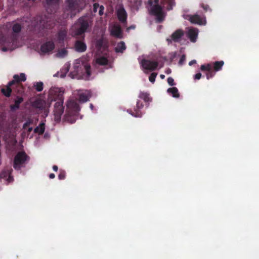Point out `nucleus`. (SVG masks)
I'll list each match as a JSON object with an SVG mask.
<instances>
[{
    "mask_svg": "<svg viewBox=\"0 0 259 259\" xmlns=\"http://www.w3.org/2000/svg\"><path fill=\"white\" fill-rule=\"evenodd\" d=\"M63 93L64 92L58 88L51 89L49 93V98L52 101L56 102L54 105L53 113L55 120L57 122L60 121L64 111Z\"/></svg>",
    "mask_w": 259,
    "mask_h": 259,
    "instance_id": "nucleus-1",
    "label": "nucleus"
},
{
    "mask_svg": "<svg viewBox=\"0 0 259 259\" xmlns=\"http://www.w3.org/2000/svg\"><path fill=\"white\" fill-rule=\"evenodd\" d=\"M149 5L151 6L150 14L155 16L157 23H161L164 19L165 15L162 7L159 5V0H149Z\"/></svg>",
    "mask_w": 259,
    "mask_h": 259,
    "instance_id": "nucleus-2",
    "label": "nucleus"
},
{
    "mask_svg": "<svg viewBox=\"0 0 259 259\" xmlns=\"http://www.w3.org/2000/svg\"><path fill=\"white\" fill-rule=\"evenodd\" d=\"M92 19L88 16L80 17L77 21V28L75 31L76 35H81L88 31L89 27L92 25Z\"/></svg>",
    "mask_w": 259,
    "mask_h": 259,
    "instance_id": "nucleus-3",
    "label": "nucleus"
},
{
    "mask_svg": "<svg viewBox=\"0 0 259 259\" xmlns=\"http://www.w3.org/2000/svg\"><path fill=\"white\" fill-rule=\"evenodd\" d=\"M29 157L24 151L18 152L13 161V167L16 170H20L28 163Z\"/></svg>",
    "mask_w": 259,
    "mask_h": 259,
    "instance_id": "nucleus-4",
    "label": "nucleus"
},
{
    "mask_svg": "<svg viewBox=\"0 0 259 259\" xmlns=\"http://www.w3.org/2000/svg\"><path fill=\"white\" fill-rule=\"evenodd\" d=\"M60 0H46L45 5L48 13H55L58 9Z\"/></svg>",
    "mask_w": 259,
    "mask_h": 259,
    "instance_id": "nucleus-5",
    "label": "nucleus"
},
{
    "mask_svg": "<svg viewBox=\"0 0 259 259\" xmlns=\"http://www.w3.org/2000/svg\"><path fill=\"white\" fill-rule=\"evenodd\" d=\"M117 17L118 21L123 25L126 26L127 24V13L123 7L119 8L116 12Z\"/></svg>",
    "mask_w": 259,
    "mask_h": 259,
    "instance_id": "nucleus-6",
    "label": "nucleus"
},
{
    "mask_svg": "<svg viewBox=\"0 0 259 259\" xmlns=\"http://www.w3.org/2000/svg\"><path fill=\"white\" fill-rule=\"evenodd\" d=\"M144 107V104L143 102L138 100L137 101L136 106L134 108V111L132 110H128L127 112L132 115L136 117H141L142 115L141 109Z\"/></svg>",
    "mask_w": 259,
    "mask_h": 259,
    "instance_id": "nucleus-7",
    "label": "nucleus"
},
{
    "mask_svg": "<svg viewBox=\"0 0 259 259\" xmlns=\"http://www.w3.org/2000/svg\"><path fill=\"white\" fill-rule=\"evenodd\" d=\"M141 65L145 70L154 71L157 68L158 64L156 61L143 59L141 62Z\"/></svg>",
    "mask_w": 259,
    "mask_h": 259,
    "instance_id": "nucleus-8",
    "label": "nucleus"
},
{
    "mask_svg": "<svg viewBox=\"0 0 259 259\" xmlns=\"http://www.w3.org/2000/svg\"><path fill=\"white\" fill-rule=\"evenodd\" d=\"M212 66L210 63L203 64L200 67V69L201 71H207L206 73V77L207 79L213 77L215 74V71L212 70Z\"/></svg>",
    "mask_w": 259,
    "mask_h": 259,
    "instance_id": "nucleus-9",
    "label": "nucleus"
},
{
    "mask_svg": "<svg viewBox=\"0 0 259 259\" xmlns=\"http://www.w3.org/2000/svg\"><path fill=\"white\" fill-rule=\"evenodd\" d=\"M184 34L183 30L182 29H178L171 35L170 38H168L166 39V41L168 44L171 43L172 40L174 42H179Z\"/></svg>",
    "mask_w": 259,
    "mask_h": 259,
    "instance_id": "nucleus-10",
    "label": "nucleus"
},
{
    "mask_svg": "<svg viewBox=\"0 0 259 259\" xmlns=\"http://www.w3.org/2000/svg\"><path fill=\"white\" fill-rule=\"evenodd\" d=\"M13 170L11 168H6L4 169L0 173V180L4 179L8 182L13 181V178L12 176V172Z\"/></svg>",
    "mask_w": 259,
    "mask_h": 259,
    "instance_id": "nucleus-11",
    "label": "nucleus"
},
{
    "mask_svg": "<svg viewBox=\"0 0 259 259\" xmlns=\"http://www.w3.org/2000/svg\"><path fill=\"white\" fill-rule=\"evenodd\" d=\"M79 110V106L76 102L72 100L68 101L66 111H69L73 114H78Z\"/></svg>",
    "mask_w": 259,
    "mask_h": 259,
    "instance_id": "nucleus-12",
    "label": "nucleus"
},
{
    "mask_svg": "<svg viewBox=\"0 0 259 259\" xmlns=\"http://www.w3.org/2000/svg\"><path fill=\"white\" fill-rule=\"evenodd\" d=\"M91 97V93L88 90L82 91L78 93V101L80 103H85L89 101Z\"/></svg>",
    "mask_w": 259,
    "mask_h": 259,
    "instance_id": "nucleus-13",
    "label": "nucleus"
},
{
    "mask_svg": "<svg viewBox=\"0 0 259 259\" xmlns=\"http://www.w3.org/2000/svg\"><path fill=\"white\" fill-rule=\"evenodd\" d=\"M14 79L10 81V85H16L21 84V81H25L26 79L25 74L23 73L20 74V75L15 74L13 76Z\"/></svg>",
    "mask_w": 259,
    "mask_h": 259,
    "instance_id": "nucleus-14",
    "label": "nucleus"
},
{
    "mask_svg": "<svg viewBox=\"0 0 259 259\" xmlns=\"http://www.w3.org/2000/svg\"><path fill=\"white\" fill-rule=\"evenodd\" d=\"M55 48V44L52 41H48L41 46L40 50L43 53L52 51Z\"/></svg>",
    "mask_w": 259,
    "mask_h": 259,
    "instance_id": "nucleus-15",
    "label": "nucleus"
},
{
    "mask_svg": "<svg viewBox=\"0 0 259 259\" xmlns=\"http://www.w3.org/2000/svg\"><path fill=\"white\" fill-rule=\"evenodd\" d=\"M111 34L114 36L121 38L122 37V31L121 26L118 24L113 25L111 29Z\"/></svg>",
    "mask_w": 259,
    "mask_h": 259,
    "instance_id": "nucleus-16",
    "label": "nucleus"
},
{
    "mask_svg": "<svg viewBox=\"0 0 259 259\" xmlns=\"http://www.w3.org/2000/svg\"><path fill=\"white\" fill-rule=\"evenodd\" d=\"M77 114H73L69 111H66L64 116V120L70 123H73L76 121Z\"/></svg>",
    "mask_w": 259,
    "mask_h": 259,
    "instance_id": "nucleus-17",
    "label": "nucleus"
},
{
    "mask_svg": "<svg viewBox=\"0 0 259 259\" xmlns=\"http://www.w3.org/2000/svg\"><path fill=\"white\" fill-rule=\"evenodd\" d=\"M198 32L197 29L191 28L189 29L187 33V36L191 42H196L198 36Z\"/></svg>",
    "mask_w": 259,
    "mask_h": 259,
    "instance_id": "nucleus-18",
    "label": "nucleus"
},
{
    "mask_svg": "<svg viewBox=\"0 0 259 259\" xmlns=\"http://www.w3.org/2000/svg\"><path fill=\"white\" fill-rule=\"evenodd\" d=\"M75 50L78 52H84L87 50L86 44L81 40H77L75 43Z\"/></svg>",
    "mask_w": 259,
    "mask_h": 259,
    "instance_id": "nucleus-19",
    "label": "nucleus"
},
{
    "mask_svg": "<svg viewBox=\"0 0 259 259\" xmlns=\"http://www.w3.org/2000/svg\"><path fill=\"white\" fill-rule=\"evenodd\" d=\"M23 28V26L22 24L16 22H12V30L13 33V37L15 36H16L18 34H19L22 29Z\"/></svg>",
    "mask_w": 259,
    "mask_h": 259,
    "instance_id": "nucleus-20",
    "label": "nucleus"
},
{
    "mask_svg": "<svg viewBox=\"0 0 259 259\" xmlns=\"http://www.w3.org/2000/svg\"><path fill=\"white\" fill-rule=\"evenodd\" d=\"M24 101V99L22 97L17 96L16 99L15 100L14 104L10 105V109L12 111H16L20 107V105Z\"/></svg>",
    "mask_w": 259,
    "mask_h": 259,
    "instance_id": "nucleus-21",
    "label": "nucleus"
},
{
    "mask_svg": "<svg viewBox=\"0 0 259 259\" xmlns=\"http://www.w3.org/2000/svg\"><path fill=\"white\" fill-rule=\"evenodd\" d=\"M67 4L68 10L71 12L76 10L78 8L77 0H67Z\"/></svg>",
    "mask_w": 259,
    "mask_h": 259,
    "instance_id": "nucleus-22",
    "label": "nucleus"
},
{
    "mask_svg": "<svg viewBox=\"0 0 259 259\" xmlns=\"http://www.w3.org/2000/svg\"><path fill=\"white\" fill-rule=\"evenodd\" d=\"M13 85H10V82L4 88L1 89L2 93L6 97H10L12 92Z\"/></svg>",
    "mask_w": 259,
    "mask_h": 259,
    "instance_id": "nucleus-23",
    "label": "nucleus"
},
{
    "mask_svg": "<svg viewBox=\"0 0 259 259\" xmlns=\"http://www.w3.org/2000/svg\"><path fill=\"white\" fill-rule=\"evenodd\" d=\"M189 20L193 24L199 25L203 24V20L198 15H190Z\"/></svg>",
    "mask_w": 259,
    "mask_h": 259,
    "instance_id": "nucleus-24",
    "label": "nucleus"
},
{
    "mask_svg": "<svg viewBox=\"0 0 259 259\" xmlns=\"http://www.w3.org/2000/svg\"><path fill=\"white\" fill-rule=\"evenodd\" d=\"M126 48L124 42L121 41L117 44L116 47L115 48V51L116 53H123Z\"/></svg>",
    "mask_w": 259,
    "mask_h": 259,
    "instance_id": "nucleus-25",
    "label": "nucleus"
},
{
    "mask_svg": "<svg viewBox=\"0 0 259 259\" xmlns=\"http://www.w3.org/2000/svg\"><path fill=\"white\" fill-rule=\"evenodd\" d=\"M163 4L167 11L172 10L173 7L176 5L175 0H163Z\"/></svg>",
    "mask_w": 259,
    "mask_h": 259,
    "instance_id": "nucleus-26",
    "label": "nucleus"
},
{
    "mask_svg": "<svg viewBox=\"0 0 259 259\" xmlns=\"http://www.w3.org/2000/svg\"><path fill=\"white\" fill-rule=\"evenodd\" d=\"M45 130V124L44 122L40 123L39 125L36 127L34 130L35 133H37L39 135H42L44 134Z\"/></svg>",
    "mask_w": 259,
    "mask_h": 259,
    "instance_id": "nucleus-27",
    "label": "nucleus"
},
{
    "mask_svg": "<svg viewBox=\"0 0 259 259\" xmlns=\"http://www.w3.org/2000/svg\"><path fill=\"white\" fill-rule=\"evenodd\" d=\"M167 91L168 93L172 95L173 97L179 98L180 97L179 91L176 87L169 88L167 89Z\"/></svg>",
    "mask_w": 259,
    "mask_h": 259,
    "instance_id": "nucleus-28",
    "label": "nucleus"
},
{
    "mask_svg": "<svg viewBox=\"0 0 259 259\" xmlns=\"http://www.w3.org/2000/svg\"><path fill=\"white\" fill-rule=\"evenodd\" d=\"M12 90L16 92L18 95H21L24 92V89L22 84L14 85Z\"/></svg>",
    "mask_w": 259,
    "mask_h": 259,
    "instance_id": "nucleus-29",
    "label": "nucleus"
},
{
    "mask_svg": "<svg viewBox=\"0 0 259 259\" xmlns=\"http://www.w3.org/2000/svg\"><path fill=\"white\" fill-rule=\"evenodd\" d=\"M67 31L65 29L60 30L58 33V39L60 41H63L67 35Z\"/></svg>",
    "mask_w": 259,
    "mask_h": 259,
    "instance_id": "nucleus-30",
    "label": "nucleus"
},
{
    "mask_svg": "<svg viewBox=\"0 0 259 259\" xmlns=\"http://www.w3.org/2000/svg\"><path fill=\"white\" fill-rule=\"evenodd\" d=\"M139 98L144 100L145 102H148L151 100V99L149 97V94L147 93L141 92Z\"/></svg>",
    "mask_w": 259,
    "mask_h": 259,
    "instance_id": "nucleus-31",
    "label": "nucleus"
},
{
    "mask_svg": "<svg viewBox=\"0 0 259 259\" xmlns=\"http://www.w3.org/2000/svg\"><path fill=\"white\" fill-rule=\"evenodd\" d=\"M224 62L223 61H215L213 63V68L215 71H218L222 69L224 65Z\"/></svg>",
    "mask_w": 259,
    "mask_h": 259,
    "instance_id": "nucleus-32",
    "label": "nucleus"
},
{
    "mask_svg": "<svg viewBox=\"0 0 259 259\" xmlns=\"http://www.w3.org/2000/svg\"><path fill=\"white\" fill-rule=\"evenodd\" d=\"M97 63L101 65H105L108 64V60L106 58L102 57L97 59Z\"/></svg>",
    "mask_w": 259,
    "mask_h": 259,
    "instance_id": "nucleus-33",
    "label": "nucleus"
},
{
    "mask_svg": "<svg viewBox=\"0 0 259 259\" xmlns=\"http://www.w3.org/2000/svg\"><path fill=\"white\" fill-rule=\"evenodd\" d=\"M35 87L37 92H41L43 90V83L42 82H37L35 85Z\"/></svg>",
    "mask_w": 259,
    "mask_h": 259,
    "instance_id": "nucleus-34",
    "label": "nucleus"
},
{
    "mask_svg": "<svg viewBox=\"0 0 259 259\" xmlns=\"http://www.w3.org/2000/svg\"><path fill=\"white\" fill-rule=\"evenodd\" d=\"M65 177H66V172L64 170L60 169L59 174L58 175L59 179L60 180H62L65 179Z\"/></svg>",
    "mask_w": 259,
    "mask_h": 259,
    "instance_id": "nucleus-35",
    "label": "nucleus"
},
{
    "mask_svg": "<svg viewBox=\"0 0 259 259\" xmlns=\"http://www.w3.org/2000/svg\"><path fill=\"white\" fill-rule=\"evenodd\" d=\"M84 70H85V73H87V76L89 77L91 74L90 65H85L84 66Z\"/></svg>",
    "mask_w": 259,
    "mask_h": 259,
    "instance_id": "nucleus-36",
    "label": "nucleus"
},
{
    "mask_svg": "<svg viewBox=\"0 0 259 259\" xmlns=\"http://www.w3.org/2000/svg\"><path fill=\"white\" fill-rule=\"evenodd\" d=\"M156 76H157L156 73H155V72L152 73L149 77V81L152 83H154L155 80V78H156Z\"/></svg>",
    "mask_w": 259,
    "mask_h": 259,
    "instance_id": "nucleus-37",
    "label": "nucleus"
},
{
    "mask_svg": "<svg viewBox=\"0 0 259 259\" xmlns=\"http://www.w3.org/2000/svg\"><path fill=\"white\" fill-rule=\"evenodd\" d=\"M103 45V38H100L96 41V46L98 48H101Z\"/></svg>",
    "mask_w": 259,
    "mask_h": 259,
    "instance_id": "nucleus-38",
    "label": "nucleus"
},
{
    "mask_svg": "<svg viewBox=\"0 0 259 259\" xmlns=\"http://www.w3.org/2000/svg\"><path fill=\"white\" fill-rule=\"evenodd\" d=\"M67 53V51L64 49H63L61 51H60L57 54L59 56L63 57L66 55Z\"/></svg>",
    "mask_w": 259,
    "mask_h": 259,
    "instance_id": "nucleus-39",
    "label": "nucleus"
},
{
    "mask_svg": "<svg viewBox=\"0 0 259 259\" xmlns=\"http://www.w3.org/2000/svg\"><path fill=\"white\" fill-rule=\"evenodd\" d=\"M167 81L168 84L170 86H173L175 84L174 80L171 77H168Z\"/></svg>",
    "mask_w": 259,
    "mask_h": 259,
    "instance_id": "nucleus-40",
    "label": "nucleus"
},
{
    "mask_svg": "<svg viewBox=\"0 0 259 259\" xmlns=\"http://www.w3.org/2000/svg\"><path fill=\"white\" fill-rule=\"evenodd\" d=\"M186 60V57L185 55H183L179 61V65H183L184 62Z\"/></svg>",
    "mask_w": 259,
    "mask_h": 259,
    "instance_id": "nucleus-41",
    "label": "nucleus"
},
{
    "mask_svg": "<svg viewBox=\"0 0 259 259\" xmlns=\"http://www.w3.org/2000/svg\"><path fill=\"white\" fill-rule=\"evenodd\" d=\"M201 7L204 9V10L206 12L208 10H211L210 8H209V6L207 5H205L204 4H202L201 5Z\"/></svg>",
    "mask_w": 259,
    "mask_h": 259,
    "instance_id": "nucleus-42",
    "label": "nucleus"
},
{
    "mask_svg": "<svg viewBox=\"0 0 259 259\" xmlns=\"http://www.w3.org/2000/svg\"><path fill=\"white\" fill-rule=\"evenodd\" d=\"M31 123V122L30 121H27L24 124H23V128H26L28 126H29L30 124Z\"/></svg>",
    "mask_w": 259,
    "mask_h": 259,
    "instance_id": "nucleus-43",
    "label": "nucleus"
},
{
    "mask_svg": "<svg viewBox=\"0 0 259 259\" xmlns=\"http://www.w3.org/2000/svg\"><path fill=\"white\" fill-rule=\"evenodd\" d=\"M201 73L199 72V73H196L195 75H194V79H200L201 77Z\"/></svg>",
    "mask_w": 259,
    "mask_h": 259,
    "instance_id": "nucleus-44",
    "label": "nucleus"
},
{
    "mask_svg": "<svg viewBox=\"0 0 259 259\" xmlns=\"http://www.w3.org/2000/svg\"><path fill=\"white\" fill-rule=\"evenodd\" d=\"M135 28H136L135 25H132L126 28V31L128 32L130 30L134 29H135Z\"/></svg>",
    "mask_w": 259,
    "mask_h": 259,
    "instance_id": "nucleus-45",
    "label": "nucleus"
},
{
    "mask_svg": "<svg viewBox=\"0 0 259 259\" xmlns=\"http://www.w3.org/2000/svg\"><path fill=\"white\" fill-rule=\"evenodd\" d=\"M104 7L101 6L100 7V10L99 12V14L100 15H102L103 14Z\"/></svg>",
    "mask_w": 259,
    "mask_h": 259,
    "instance_id": "nucleus-46",
    "label": "nucleus"
},
{
    "mask_svg": "<svg viewBox=\"0 0 259 259\" xmlns=\"http://www.w3.org/2000/svg\"><path fill=\"white\" fill-rule=\"evenodd\" d=\"M99 7V5L98 3H95L94 4V10L95 12H96L97 10V9Z\"/></svg>",
    "mask_w": 259,
    "mask_h": 259,
    "instance_id": "nucleus-47",
    "label": "nucleus"
},
{
    "mask_svg": "<svg viewBox=\"0 0 259 259\" xmlns=\"http://www.w3.org/2000/svg\"><path fill=\"white\" fill-rule=\"evenodd\" d=\"M196 61L195 60H193L191 61L190 62H189V65L190 66H191L193 64H196Z\"/></svg>",
    "mask_w": 259,
    "mask_h": 259,
    "instance_id": "nucleus-48",
    "label": "nucleus"
},
{
    "mask_svg": "<svg viewBox=\"0 0 259 259\" xmlns=\"http://www.w3.org/2000/svg\"><path fill=\"white\" fill-rule=\"evenodd\" d=\"M55 177V175L54 174L52 173L49 175V178L50 179H54Z\"/></svg>",
    "mask_w": 259,
    "mask_h": 259,
    "instance_id": "nucleus-49",
    "label": "nucleus"
},
{
    "mask_svg": "<svg viewBox=\"0 0 259 259\" xmlns=\"http://www.w3.org/2000/svg\"><path fill=\"white\" fill-rule=\"evenodd\" d=\"M53 169L55 171H57L58 169V167L57 165H54L53 166Z\"/></svg>",
    "mask_w": 259,
    "mask_h": 259,
    "instance_id": "nucleus-50",
    "label": "nucleus"
},
{
    "mask_svg": "<svg viewBox=\"0 0 259 259\" xmlns=\"http://www.w3.org/2000/svg\"><path fill=\"white\" fill-rule=\"evenodd\" d=\"M32 131V127H30L28 128V133H30Z\"/></svg>",
    "mask_w": 259,
    "mask_h": 259,
    "instance_id": "nucleus-51",
    "label": "nucleus"
},
{
    "mask_svg": "<svg viewBox=\"0 0 259 259\" xmlns=\"http://www.w3.org/2000/svg\"><path fill=\"white\" fill-rule=\"evenodd\" d=\"M160 77L161 79H164L165 78V75L163 74H160Z\"/></svg>",
    "mask_w": 259,
    "mask_h": 259,
    "instance_id": "nucleus-52",
    "label": "nucleus"
},
{
    "mask_svg": "<svg viewBox=\"0 0 259 259\" xmlns=\"http://www.w3.org/2000/svg\"><path fill=\"white\" fill-rule=\"evenodd\" d=\"M90 106V108H91L92 109H93L94 106H93V105L92 104H91Z\"/></svg>",
    "mask_w": 259,
    "mask_h": 259,
    "instance_id": "nucleus-53",
    "label": "nucleus"
}]
</instances>
